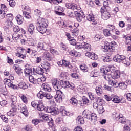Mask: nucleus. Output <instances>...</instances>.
Segmentation results:
<instances>
[{
	"instance_id": "58",
	"label": "nucleus",
	"mask_w": 131,
	"mask_h": 131,
	"mask_svg": "<svg viewBox=\"0 0 131 131\" xmlns=\"http://www.w3.org/2000/svg\"><path fill=\"white\" fill-rule=\"evenodd\" d=\"M21 35H23V34H20V33L14 34L12 35V38H13V40H15V41H17V40H18V39H19L20 38V37L21 36Z\"/></svg>"
},
{
	"instance_id": "57",
	"label": "nucleus",
	"mask_w": 131,
	"mask_h": 131,
	"mask_svg": "<svg viewBox=\"0 0 131 131\" xmlns=\"http://www.w3.org/2000/svg\"><path fill=\"white\" fill-rule=\"evenodd\" d=\"M23 14L27 19H31V15H30L29 12L24 10L23 11Z\"/></svg>"
},
{
	"instance_id": "52",
	"label": "nucleus",
	"mask_w": 131,
	"mask_h": 131,
	"mask_svg": "<svg viewBox=\"0 0 131 131\" xmlns=\"http://www.w3.org/2000/svg\"><path fill=\"white\" fill-rule=\"evenodd\" d=\"M60 113V110L58 108H55L54 107H52L51 114L52 115H58Z\"/></svg>"
},
{
	"instance_id": "13",
	"label": "nucleus",
	"mask_w": 131,
	"mask_h": 131,
	"mask_svg": "<svg viewBox=\"0 0 131 131\" xmlns=\"http://www.w3.org/2000/svg\"><path fill=\"white\" fill-rule=\"evenodd\" d=\"M56 10L54 11V12L56 15H58V16H65V13L62 12H64L65 8L61 6L56 7Z\"/></svg>"
},
{
	"instance_id": "56",
	"label": "nucleus",
	"mask_w": 131,
	"mask_h": 131,
	"mask_svg": "<svg viewBox=\"0 0 131 131\" xmlns=\"http://www.w3.org/2000/svg\"><path fill=\"white\" fill-rule=\"evenodd\" d=\"M97 111L99 114H103L105 111V109L104 108V107H103V105H99L98 108H97Z\"/></svg>"
},
{
	"instance_id": "10",
	"label": "nucleus",
	"mask_w": 131,
	"mask_h": 131,
	"mask_svg": "<svg viewBox=\"0 0 131 131\" xmlns=\"http://www.w3.org/2000/svg\"><path fill=\"white\" fill-rule=\"evenodd\" d=\"M37 24H38L39 26H43L48 28V21L45 18L39 17L37 20Z\"/></svg>"
},
{
	"instance_id": "49",
	"label": "nucleus",
	"mask_w": 131,
	"mask_h": 131,
	"mask_svg": "<svg viewBox=\"0 0 131 131\" xmlns=\"http://www.w3.org/2000/svg\"><path fill=\"white\" fill-rule=\"evenodd\" d=\"M122 63L126 66H130V59L125 56V59L123 60Z\"/></svg>"
},
{
	"instance_id": "1",
	"label": "nucleus",
	"mask_w": 131,
	"mask_h": 131,
	"mask_svg": "<svg viewBox=\"0 0 131 131\" xmlns=\"http://www.w3.org/2000/svg\"><path fill=\"white\" fill-rule=\"evenodd\" d=\"M104 46L103 49V52L104 53H107V52H110L111 53H113L115 51V48L117 47V43L115 41H112L111 42H108L106 41L104 42Z\"/></svg>"
},
{
	"instance_id": "29",
	"label": "nucleus",
	"mask_w": 131,
	"mask_h": 131,
	"mask_svg": "<svg viewBox=\"0 0 131 131\" xmlns=\"http://www.w3.org/2000/svg\"><path fill=\"white\" fill-rule=\"evenodd\" d=\"M15 19L19 25H21V24H22L24 21V18L23 17V16L21 15L20 14H18L16 16Z\"/></svg>"
},
{
	"instance_id": "18",
	"label": "nucleus",
	"mask_w": 131,
	"mask_h": 131,
	"mask_svg": "<svg viewBox=\"0 0 131 131\" xmlns=\"http://www.w3.org/2000/svg\"><path fill=\"white\" fill-rule=\"evenodd\" d=\"M91 114L92 113H91V111H89V110H84L82 113L83 117L85 118H87V119H91Z\"/></svg>"
},
{
	"instance_id": "31",
	"label": "nucleus",
	"mask_w": 131,
	"mask_h": 131,
	"mask_svg": "<svg viewBox=\"0 0 131 131\" xmlns=\"http://www.w3.org/2000/svg\"><path fill=\"white\" fill-rule=\"evenodd\" d=\"M120 90H126L127 89V83L126 82H119V87Z\"/></svg>"
},
{
	"instance_id": "54",
	"label": "nucleus",
	"mask_w": 131,
	"mask_h": 131,
	"mask_svg": "<svg viewBox=\"0 0 131 131\" xmlns=\"http://www.w3.org/2000/svg\"><path fill=\"white\" fill-rule=\"evenodd\" d=\"M37 49L39 51L45 50V44L42 42H39L37 44Z\"/></svg>"
},
{
	"instance_id": "53",
	"label": "nucleus",
	"mask_w": 131,
	"mask_h": 131,
	"mask_svg": "<svg viewBox=\"0 0 131 131\" xmlns=\"http://www.w3.org/2000/svg\"><path fill=\"white\" fill-rule=\"evenodd\" d=\"M102 76L105 80H107V81H110L112 77L111 74L109 73L103 74Z\"/></svg>"
},
{
	"instance_id": "36",
	"label": "nucleus",
	"mask_w": 131,
	"mask_h": 131,
	"mask_svg": "<svg viewBox=\"0 0 131 131\" xmlns=\"http://www.w3.org/2000/svg\"><path fill=\"white\" fill-rule=\"evenodd\" d=\"M103 33L105 37L111 36V31L107 28H104L103 30Z\"/></svg>"
},
{
	"instance_id": "26",
	"label": "nucleus",
	"mask_w": 131,
	"mask_h": 131,
	"mask_svg": "<svg viewBox=\"0 0 131 131\" xmlns=\"http://www.w3.org/2000/svg\"><path fill=\"white\" fill-rule=\"evenodd\" d=\"M123 38L125 39L124 42L126 46L127 45H131V35L127 36L123 35Z\"/></svg>"
},
{
	"instance_id": "22",
	"label": "nucleus",
	"mask_w": 131,
	"mask_h": 131,
	"mask_svg": "<svg viewBox=\"0 0 131 131\" xmlns=\"http://www.w3.org/2000/svg\"><path fill=\"white\" fill-rule=\"evenodd\" d=\"M42 88L45 92H52V88H51V86L47 83H43L42 84Z\"/></svg>"
},
{
	"instance_id": "8",
	"label": "nucleus",
	"mask_w": 131,
	"mask_h": 131,
	"mask_svg": "<svg viewBox=\"0 0 131 131\" xmlns=\"http://www.w3.org/2000/svg\"><path fill=\"white\" fill-rule=\"evenodd\" d=\"M51 82L54 89L57 91L60 90L61 89V81L58 80L57 79H52Z\"/></svg>"
},
{
	"instance_id": "20",
	"label": "nucleus",
	"mask_w": 131,
	"mask_h": 131,
	"mask_svg": "<svg viewBox=\"0 0 131 131\" xmlns=\"http://www.w3.org/2000/svg\"><path fill=\"white\" fill-rule=\"evenodd\" d=\"M13 69H14L17 74L20 75L23 73V72H22V69L20 67V66H18L17 64H14L13 66Z\"/></svg>"
},
{
	"instance_id": "44",
	"label": "nucleus",
	"mask_w": 131,
	"mask_h": 131,
	"mask_svg": "<svg viewBox=\"0 0 131 131\" xmlns=\"http://www.w3.org/2000/svg\"><path fill=\"white\" fill-rule=\"evenodd\" d=\"M62 67H68V68H73V67L71 66V64L70 63V62L69 61H67L65 59H63V64Z\"/></svg>"
},
{
	"instance_id": "63",
	"label": "nucleus",
	"mask_w": 131,
	"mask_h": 131,
	"mask_svg": "<svg viewBox=\"0 0 131 131\" xmlns=\"http://www.w3.org/2000/svg\"><path fill=\"white\" fill-rule=\"evenodd\" d=\"M6 19L7 21H13V19H14V16L11 13L8 14L6 16Z\"/></svg>"
},
{
	"instance_id": "11",
	"label": "nucleus",
	"mask_w": 131,
	"mask_h": 131,
	"mask_svg": "<svg viewBox=\"0 0 131 131\" xmlns=\"http://www.w3.org/2000/svg\"><path fill=\"white\" fill-rule=\"evenodd\" d=\"M100 12L102 15V18L103 20H108V19L111 17L110 12H109L107 9H103V11H102V9H100Z\"/></svg>"
},
{
	"instance_id": "2",
	"label": "nucleus",
	"mask_w": 131,
	"mask_h": 131,
	"mask_svg": "<svg viewBox=\"0 0 131 131\" xmlns=\"http://www.w3.org/2000/svg\"><path fill=\"white\" fill-rule=\"evenodd\" d=\"M37 97L38 99H43L44 98H46V99H47V100L49 101L51 104L55 103L54 96L51 95L50 93L45 92L41 90L37 93Z\"/></svg>"
},
{
	"instance_id": "14",
	"label": "nucleus",
	"mask_w": 131,
	"mask_h": 131,
	"mask_svg": "<svg viewBox=\"0 0 131 131\" xmlns=\"http://www.w3.org/2000/svg\"><path fill=\"white\" fill-rule=\"evenodd\" d=\"M125 56L120 55L119 54H117L113 58V61L116 62L117 63H122L123 60H124Z\"/></svg>"
},
{
	"instance_id": "41",
	"label": "nucleus",
	"mask_w": 131,
	"mask_h": 131,
	"mask_svg": "<svg viewBox=\"0 0 131 131\" xmlns=\"http://www.w3.org/2000/svg\"><path fill=\"white\" fill-rule=\"evenodd\" d=\"M19 98H20L21 100L26 105H27L28 104V99H27V97H26V95L24 94H20L19 95Z\"/></svg>"
},
{
	"instance_id": "48",
	"label": "nucleus",
	"mask_w": 131,
	"mask_h": 131,
	"mask_svg": "<svg viewBox=\"0 0 131 131\" xmlns=\"http://www.w3.org/2000/svg\"><path fill=\"white\" fill-rule=\"evenodd\" d=\"M91 121H93V122H96L98 120V117L97 116V114L95 113H91L90 117Z\"/></svg>"
},
{
	"instance_id": "25",
	"label": "nucleus",
	"mask_w": 131,
	"mask_h": 131,
	"mask_svg": "<svg viewBox=\"0 0 131 131\" xmlns=\"http://www.w3.org/2000/svg\"><path fill=\"white\" fill-rule=\"evenodd\" d=\"M76 19L78 21V22H81L83 18H85L84 15L83 14H81L79 12H77L76 13Z\"/></svg>"
},
{
	"instance_id": "35",
	"label": "nucleus",
	"mask_w": 131,
	"mask_h": 131,
	"mask_svg": "<svg viewBox=\"0 0 131 131\" xmlns=\"http://www.w3.org/2000/svg\"><path fill=\"white\" fill-rule=\"evenodd\" d=\"M109 0H106L105 1L103 2V7H102L100 10L103 12L104 10H108L109 9V2H108Z\"/></svg>"
},
{
	"instance_id": "43",
	"label": "nucleus",
	"mask_w": 131,
	"mask_h": 131,
	"mask_svg": "<svg viewBox=\"0 0 131 131\" xmlns=\"http://www.w3.org/2000/svg\"><path fill=\"white\" fill-rule=\"evenodd\" d=\"M95 91L97 95L98 96H101V95L103 94V88H102L101 85H100V86H96L95 88Z\"/></svg>"
},
{
	"instance_id": "28",
	"label": "nucleus",
	"mask_w": 131,
	"mask_h": 131,
	"mask_svg": "<svg viewBox=\"0 0 131 131\" xmlns=\"http://www.w3.org/2000/svg\"><path fill=\"white\" fill-rule=\"evenodd\" d=\"M47 28H48L47 27H43L41 26H38L36 27L37 30L40 32V33H42V34L46 33V32L47 31Z\"/></svg>"
},
{
	"instance_id": "47",
	"label": "nucleus",
	"mask_w": 131,
	"mask_h": 131,
	"mask_svg": "<svg viewBox=\"0 0 131 131\" xmlns=\"http://www.w3.org/2000/svg\"><path fill=\"white\" fill-rule=\"evenodd\" d=\"M8 11V8H7V6L5 4H2L0 6V15H2L3 13L4 12H7Z\"/></svg>"
},
{
	"instance_id": "3",
	"label": "nucleus",
	"mask_w": 131,
	"mask_h": 131,
	"mask_svg": "<svg viewBox=\"0 0 131 131\" xmlns=\"http://www.w3.org/2000/svg\"><path fill=\"white\" fill-rule=\"evenodd\" d=\"M31 104L32 107L36 108L38 111H43V110H45V105H43V102H42L41 100L32 101Z\"/></svg>"
},
{
	"instance_id": "34",
	"label": "nucleus",
	"mask_w": 131,
	"mask_h": 131,
	"mask_svg": "<svg viewBox=\"0 0 131 131\" xmlns=\"http://www.w3.org/2000/svg\"><path fill=\"white\" fill-rule=\"evenodd\" d=\"M83 49L85 50L86 52H90L92 50V46L89 43L85 42H83Z\"/></svg>"
},
{
	"instance_id": "16",
	"label": "nucleus",
	"mask_w": 131,
	"mask_h": 131,
	"mask_svg": "<svg viewBox=\"0 0 131 131\" xmlns=\"http://www.w3.org/2000/svg\"><path fill=\"white\" fill-rule=\"evenodd\" d=\"M69 102L72 106H77L78 105V99H77V97H75V96H73L70 99Z\"/></svg>"
},
{
	"instance_id": "40",
	"label": "nucleus",
	"mask_w": 131,
	"mask_h": 131,
	"mask_svg": "<svg viewBox=\"0 0 131 131\" xmlns=\"http://www.w3.org/2000/svg\"><path fill=\"white\" fill-rule=\"evenodd\" d=\"M101 88L102 90H104V91H108V92H112V87L110 86L109 85L103 83L101 84Z\"/></svg>"
},
{
	"instance_id": "42",
	"label": "nucleus",
	"mask_w": 131,
	"mask_h": 131,
	"mask_svg": "<svg viewBox=\"0 0 131 131\" xmlns=\"http://www.w3.org/2000/svg\"><path fill=\"white\" fill-rule=\"evenodd\" d=\"M120 71L119 70H117L116 71L113 75V78L114 79H118V78H120Z\"/></svg>"
},
{
	"instance_id": "27",
	"label": "nucleus",
	"mask_w": 131,
	"mask_h": 131,
	"mask_svg": "<svg viewBox=\"0 0 131 131\" xmlns=\"http://www.w3.org/2000/svg\"><path fill=\"white\" fill-rule=\"evenodd\" d=\"M16 52L15 55H18V54H26V49H24L23 47H18L16 49Z\"/></svg>"
},
{
	"instance_id": "55",
	"label": "nucleus",
	"mask_w": 131,
	"mask_h": 131,
	"mask_svg": "<svg viewBox=\"0 0 131 131\" xmlns=\"http://www.w3.org/2000/svg\"><path fill=\"white\" fill-rule=\"evenodd\" d=\"M5 26L6 28H11L13 26V22L11 20H7L5 21Z\"/></svg>"
},
{
	"instance_id": "37",
	"label": "nucleus",
	"mask_w": 131,
	"mask_h": 131,
	"mask_svg": "<svg viewBox=\"0 0 131 131\" xmlns=\"http://www.w3.org/2000/svg\"><path fill=\"white\" fill-rule=\"evenodd\" d=\"M18 90L19 89H22L23 90H27L28 89V85L26 84V83L25 82H20L18 84Z\"/></svg>"
},
{
	"instance_id": "6",
	"label": "nucleus",
	"mask_w": 131,
	"mask_h": 131,
	"mask_svg": "<svg viewBox=\"0 0 131 131\" xmlns=\"http://www.w3.org/2000/svg\"><path fill=\"white\" fill-rule=\"evenodd\" d=\"M18 108L20 111L21 113H23L25 116H28V110L26 106H24L23 103L19 102L18 104Z\"/></svg>"
},
{
	"instance_id": "17",
	"label": "nucleus",
	"mask_w": 131,
	"mask_h": 131,
	"mask_svg": "<svg viewBox=\"0 0 131 131\" xmlns=\"http://www.w3.org/2000/svg\"><path fill=\"white\" fill-rule=\"evenodd\" d=\"M43 57L47 61H52L53 59L55 58V56L52 55L49 52H45L43 55Z\"/></svg>"
},
{
	"instance_id": "64",
	"label": "nucleus",
	"mask_w": 131,
	"mask_h": 131,
	"mask_svg": "<svg viewBox=\"0 0 131 131\" xmlns=\"http://www.w3.org/2000/svg\"><path fill=\"white\" fill-rule=\"evenodd\" d=\"M70 76L72 78H74L75 79H79V75L77 74V72L76 73H72L70 74Z\"/></svg>"
},
{
	"instance_id": "30",
	"label": "nucleus",
	"mask_w": 131,
	"mask_h": 131,
	"mask_svg": "<svg viewBox=\"0 0 131 131\" xmlns=\"http://www.w3.org/2000/svg\"><path fill=\"white\" fill-rule=\"evenodd\" d=\"M80 69L83 72H90V69H89V67L86 64L84 63H82L80 66Z\"/></svg>"
},
{
	"instance_id": "9",
	"label": "nucleus",
	"mask_w": 131,
	"mask_h": 131,
	"mask_svg": "<svg viewBox=\"0 0 131 131\" xmlns=\"http://www.w3.org/2000/svg\"><path fill=\"white\" fill-rule=\"evenodd\" d=\"M13 31L14 33H19L20 34H26V31L23 28H21L18 26H14L13 27Z\"/></svg>"
},
{
	"instance_id": "23",
	"label": "nucleus",
	"mask_w": 131,
	"mask_h": 131,
	"mask_svg": "<svg viewBox=\"0 0 131 131\" xmlns=\"http://www.w3.org/2000/svg\"><path fill=\"white\" fill-rule=\"evenodd\" d=\"M112 101L113 103L119 104V102L122 101V98H120L118 96L113 95Z\"/></svg>"
},
{
	"instance_id": "33",
	"label": "nucleus",
	"mask_w": 131,
	"mask_h": 131,
	"mask_svg": "<svg viewBox=\"0 0 131 131\" xmlns=\"http://www.w3.org/2000/svg\"><path fill=\"white\" fill-rule=\"evenodd\" d=\"M100 72L101 73H103V74H107L108 72H110L109 66L107 67L102 66L100 68Z\"/></svg>"
},
{
	"instance_id": "61",
	"label": "nucleus",
	"mask_w": 131,
	"mask_h": 131,
	"mask_svg": "<svg viewBox=\"0 0 131 131\" xmlns=\"http://www.w3.org/2000/svg\"><path fill=\"white\" fill-rule=\"evenodd\" d=\"M111 85L114 88H119V82L117 81V80H112L111 83Z\"/></svg>"
},
{
	"instance_id": "24",
	"label": "nucleus",
	"mask_w": 131,
	"mask_h": 131,
	"mask_svg": "<svg viewBox=\"0 0 131 131\" xmlns=\"http://www.w3.org/2000/svg\"><path fill=\"white\" fill-rule=\"evenodd\" d=\"M41 66L42 67L43 69H45L47 72L50 71V69H51V64L48 62H45L43 63H42Z\"/></svg>"
},
{
	"instance_id": "50",
	"label": "nucleus",
	"mask_w": 131,
	"mask_h": 131,
	"mask_svg": "<svg viewBox=\"0 0 131 131\" xmlns=\"http://www.w3.org/2000/svg\"><path fill=\"white\" fill-rule=\"evenodd\" d=\"M88 95L91 101H96L97 98H98L97 97V96H96V95H94L93 93L91 92L88 93Z\"/></svg>"
},
{
	"instance_id": "7",
	"label": "nucleus",
	"mask_w": 131,
	"mask_h": 131,
	"mask_svg": "<svg viewBox=\"0 0 131 131\" xmlns=\"http://www.w3.org/2000/svg\"><path fill=\"white\" fill-rule=\"evenodd\" d=\"M3 82L6 85H8L9 88H11V89H13V90H18V86L17 85H15L12 83L11 80L9 79L5 78L3 80Z\"/></svg>"
},
{
	"instance_id": "59",
	"label": "nucleus",
	"mask_w": 131,
	"mask_h": 131,
	"mask_svg": "<svg viewBox=\"0 0 131 131\" xmlns=\"http://www.w3.org/2000/svg\"><path fill=\"white\" fill-rule=\"evenodd\" d=\"M48 124L49 127H54L55 124H54V120H53V118L51 117L49 118L48 121Z\"/></svg>"
},
{
	"instance_id": "4",
	"label": "nucleus",
	"mask_w": 131,
	"mask_h": 131,
	"mask_svg": "<svg viewBox=\"0 0 131 131\" xmlns=\"http://www.w3.org/2000/svg\"><path fill=\"white\" fill-rule=\"evenodd\" d=\"M85 17L87 20L91 22V25H92V26L95 27L96 25H98V21L96 20L95 16L93 13H88L85 15Z\"/></svg>"
},
{
	"instance_id": "12",
	"label": "nucleus",
	"mask_w": 131,
	"mask_h": 131,
	"mask_svg": "<svg viewBox=\"0 0 131 131\" xmlns=\"http://www.w3.org/2000/svg\"><path fill=\"white\" fill-rule=\"evenodd\" d=\"M115 116L116 120L119 121L121 123L123 124H125V123H126V119L122 114H120L119 115L116 114L115 115Z\"/></svg>"
},
{
	"instance_id": "39",
	"label": "nucleus",
	"mask_w": 131,
	"mask_h": 131,
	"mask_svg": "<svg viewBox=\"0 0 131 131\" xmlns=\"http://www.w3.org/2000/svg\"><path fill=\"white\" fill-rule=\"evenodd\" d=\"M76 121L78 124H84V118L82 116H78L76 118Z\"/></svg>"
},
{
	"instance_id": "60",
	"label": "nucleus",
	"mask_w": 131,
	"mask_h": 131,
	"mask_svg": "<svg viewBox=\"0 0 131 131\" xmlns=\"http://www.w3.org/2000/svg\"><path fill=\"white\" fill-rule=\"evenodd\" d=\"M104 98L107 102H110V101H112L113 98V94L110 95L105 94L104 95Z\"/></svg>"
},
{
	"instance_id": "21",
	"label": "nucleus",
	"mask_w": 131,
	"mask_h": 131,
	"mask_svg": "<svg viewBox=\"0 0 131 131\" xmlns=\"http://www.w3.org/2000/svg\"><path fill=\"white\" fill-rule=\"evenodd\" d=\"M24 72L25 76H30L32 74V69L30 67L26 68L24 70Z\"/></svg>"
},
{
	"instance_id": "15",
	"label": "nucleus",
	"mask_w": 131,
	"mask_h": 131,
	"mask_svg": "<svg viewBox=\"0 0 131 131\" xmlns=\"http://www.w3.org/2000/svg\"><path fill=\"white\" fill-rule=\"evenodd\" d=\"M85 55L86 57H88L91 60H93L94 61L98 60V55L94 52H87Z\"/></svg>"
},
{
	"instance_id": "46",
	"label": "nucleus",
	"mask_w": 131,
	"mask_h": 131,
	"mask_svg": "<svg viewBox=\"0 0 131 131\" xmlns=\"http://www.w3.org/2000/svg\"><path fill=\"white\" fill-rule=\"evenodd\" d=\"M34 28H35V27L33 24H30L28 28V30L29 33H30L32 35V34H33V33H34Z\"/></svg>"
},
{
	"instance_id": "19",
	"label": "nucleus",
	"mask_w": 131,
	"mask_h": 131,
	"mask_svg": "<svg viewBox=\"0 0 131 131\" xmlns=\"http://www.w3.org/2000/svg\"><path fill=\"white\" fill-rule=\"evenodd\" d=\"M34 71L37 74H39V75H43L45 73V70L43 68L38 66L37 67L36 69H34Z\"/></svg>"
},
{
	"instance_id": "32",
	"label": "nucleus",
	"mask_w": 131,
	"mask_h": 131,
	"mask_svg": "<svg viewBox=\"0 0 131 131\" xmlns=\"http://www.w3.org/2000/svg\"><path fill=\"white\" fill-rule=\"evenodd\" d=\"M77 91L82 94H87L88 90L82 85H79L77 87Z\"/></svg>"
},
{
	"instance_id": "51",
	"label": "nucleus",
	"mask_w": 131,
	"mask_h": 131,
	"mask_svg": "<svg viewBox=\"0 0 131 131\" xmlns=\"http://www.w3.org/2000/svg\"><path fill=\"white\" fill-rule=\"evenodd\" d=\"M82 100L83 104L84 105H88V104H90V103H91V101H90V99H89V98L86 96H82Z\"/></svg>"
},
{
	"instance_id": "5",
	"label": "nucleus",
	"mask_w": 131,
	"mask_h": 131,
	"mask_svg": "<svg viewBox=\"0 0 131 131\" xmlns=\"http://www.w3.org/2000/svg\"><path fill=\"white\" fill-rule=\"evenodd\" d=\"M64 97V93L63 92L60 90H57L56 95H55L54 99L57 103H62L63 102V97Z\"/></svg>"
},
{
	"instance_id": "62",
	"label": "nucleus",
	"mask_w": 131,
	"mask_h": 131,
	"mask_svg": "<svg viewBox=\"0 0 131 131\" xmlns=\"http://www.w3.org/2000/svg\"><path fill=\"white\" fill-rule=\"evenodd\" d=\"M32 123L35 125H37L38 123H40V122H42V120L40 119H33L32 120Z\"/></svg>"
},
{
	"instance_id": "45",
	"label": "nucleus",
	"mask_w": 131,
	"mask_h": 131,
	"mask_svg": "<svg viewBox=\"0 0 131 131\" xmlns=\"http://www.w3.org/2000/svg\"><path fill=\"white\" fill-rule=\"evenodd\" d=\"M28 77H29V80L30 82L33 83V84H37V79L34 78V77L31 75Z\"/></svg>"
},
{
	"instance_id": "38",
	"label": "nucleus",
	"mask_w": 131,
	"mask_h": 131,
	"mask_svg": "<svg viewBox=\"0 0 131 131\" xmlns=\"http://www.w3.org/2000/svg\"><path fill=\"white\" fill-rule=\"evenodd\" d=\"M70 82L68 81L61 80L60 81V88H63V89H68V85Z\"/></svg>"
}]
</instances>
